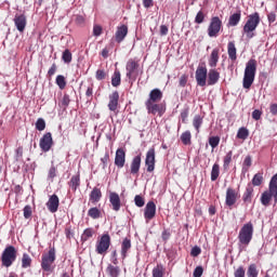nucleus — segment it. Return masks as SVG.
<instances>
[{
    "label": "nucleus",
    "instance_id": "f257e3e1",
    "mask_svg": "<svg viewBox=\"0 0 277 277\" xmlns=\"http://www.w3.org/2000/svg\"><path fill=\"white\" fill-rule=\"evenodd\" d=\"M253 236H254V224H252V222H248L239 230V234H238L239 248H248V246H250V241H252Z\"/></svg>",
    "mask_w": 277,
    "mask_h": 277
},
{
    "label": "nucleus",
    "instance_id": "f03ea898",
    "mask_svg": "<svg viewBox=\"0 0 277 277\" xmlns=\"http://www.w3.org/2000/svg\"><path fill=\"white\" fill-rule=\"evenodd\" d=\"M272 198H274L275 205H277V173L271 179L268 190L264 192L261 196L263 207H269Z\"/></svg>",
    "mask_w": 277,
    "mask_h": 277
},
{
    "label": "nucleus",
    "instance_id": "7ed1b4c3",
    "mask_svg": "<svg viewBox=\"0 0 277 277\" xmlns=\"http://www.w3.org/2000/svg\"><path fill=\"white\" fill-rule=\"evenodd\" d=\"M259 23H261V16L259 15V13L255 12L248 16L242 31L249 40H252V38L255 36L254 31H256Z\"/></svg>",
    "mask_w": 277,
    "mask_h": 277
},
{
    "label": "nucleus",
    "instance_id": "20e7f679",
    "mask_svg": "<svg viewBox=\"0 0 277 277\" xmlns=\"http://www.w3.org/2000/svg\"><path fill=\"white\" fill-rule=\"evenodd\" d=\"M16 248L14 246H8L2 252V265L4 267H12V264L16 261Z\"/></svg>",
    "mask_w": 277,
    "mask_h": 277
},
{
    "label": "nucleus",
    "instance_id": "39448f33",
    "mask_svg": "<svg viewBox=\"0 0 277 277\" xmlns=\"http://www.w3.org/2000/svg\"><path fill=\"white\" fill-rule=\"evenodd\" d=\"M55 263V248H51L48 253H43L41 258V269L43 272H53Z\"/></svg>",
    "mask_w": 277,
    "mask_h": 277
},
{
    "label": "nucleus",
    "instance_id": "423d86ee",
    "mask_svg": "<svg viewBox=\"0 0 277 277\" xmlns=\"http://www.w3.org/2000/svg\"><path fill=\"white\" fill-rule=\"evenodd\" d=\"M109 246H111V237L109 236V234H104L96 242L95 252L97 254H107Z\"/></svg>",
    "mask_w": 277,
    "mask_h": 277
},
{
    "label": "nucleus",
    "instance_id": "0eeeda50",
    "mask_svg": "<svg viewBox=\"0 0 277 277\" xmlns=\"http://www.w3.org/2000/svg\"><path fill=\"white\" fill-rule=\"evenodd\" d=\"M145 107L147 109V114H151L153 116L158 115L159 118L166 114V105L161 103L159 104V102L145 103Z\"/></svg>",
    "mask_w": 277,
    "mask_h": 277
},
{
    "label": "nucleus",
    "instance_id": "6e6552de",
    "mask_svg": "<svg viewBox=\"0 0 277 277\" xmlns=\"http://www.w3.org/2000/svg\"><path fill=\"white\" fill-rule=\"evenodd\" d=\"M222 29V19L220 17L214 16L210 21V25L208 27V36L210 38H217V34Z\"/></svg>",
    "mask_w": 277,
    "mask_h": 277
},
{
    "label": "nucleus",
    "instance_id": "1a4fd4ad",
    "mask_svg": "<svg viewBox=\"0 0 277 277\" xmlns=\"http://www.w3.org/2000/svg\"><path fill=\"white\" fill-rule=\"evenodd\" d=\"M39 146L43 153H49L53 147V134H51V132L43 134L40 138Z\"/></svg>",
    "mask_w": 277,
    "mask_h": 277
},
{
    "label": "nucleus",
    "instance_id": "9d476101",
    "mask_svg": "<svg viewBox=\"0 0 277 277\" xmlns=\"http://www.w3.org/2000/svg\"><path fill=\"white\" fill-rule=\"evenodd\" d=\"M155 215H157V205H155V201H148L145 206L144 219L148 223L154 220Z\"/></svg>",
    "mask_w": 277,
    "mask_h": 277
},
{
    "label": "nucleus",
    "instance_id": "9b49d317",
    "mask_svg": "<svg viewBox=\"0 0 277 277\" xmlns=\"http://www.w3.org/2000/svg\"><path fill=\"white\" fill-rule=\"evenodd\" d=\"M13 21L17 31L23 34L27 27V16H25V14H15Z\"/></svg>",
    "mask_w": 277,
    "mask_h": 277
},
{
    "label": "nucleus",
    "instance_id": "f8f14e48",
    "mask_svg": "<svg viewBox=\"0 0 277 277\" xmlns=\"http://www.w3.org/2000/svg\"><path fill=\"white\" fill-rule=\"evenodd\" d=\"M254 77H256L254 70H245V76L242 80V87L245 88V90H250V88H252V84L254 83Z\"/></svg>",
    "mask_w": 277,
    "mask_h": 277
},
{
    "label": "nucleus",
    "instance_id": "ddd939ff",
    "mask_svg": "<svg viewBox=\"0 0 277 277\" xmlns=\"http://www.w3.org/2000/svg\"><path fill=\"white\" fill-rule=\"evenodd\" d=\"M145 166L147 167V172H155V148L148 149Z\"/></svg>",
    "mask_w": 277,
    "mask_h": 277
},
{
    "label": "nucleus",
    "instance_id": "4468645a",
    "mask_svg": "<svg viewBox=\"0 0 277 277\" xmlns=\"http://www.w3.org/2000/svg\"><path fill=\"white\" fill-rule=\"evenodd\" d=\"M47 207L50 213H57V209H60V197L52 195L47 202Z\"/></svg>",
    "mask_w": 277,
    "mask_h": 277
},
{
    "label": "nucleus",
    "instance_id": "2eb2a0df",
    "mask_svg": "<svg viewBox=\"0 0 277 277\" xmlns=\"http://www.w3.org/2000/svg\"><path fill=\"white\" fill-rule=\"evenodd\" d=\"M140 168H142V156H135L130 164V173L133 176H137V174H140Z\"/></svg>",
    "mask_w": 277,
    "mask_h": 277
},
{
    "label": "nucleus",
    "instance_id": "dca6fc26",
    "mask_svg": "<svg viewBox=\"0 0 277 277\" xmlns=\"http://www.w3.org/2000/svg\"><path fill=\"white\" fill-rule=\"evenodd\" d=\"M126 161L127 154L124 153V149L118 148L115 156V166H117V168H124Z\"/></svg>",
    "mask_w": 277,
    "mask_h": 277
},
{
    "label": "nucleus",
    "instance_id": "f3484780",
    "mask_svg": "<svg viewBox=\"0 0 277 277\" xmlns=\"http://www.w3.org/2000/svg\"><path fill=\"white\" fill-rule=\"evenodd\" d=\"M237 202V192L233 189L232 187H228L226 190V199H225V205L227 207H233Z\"/></svg>",
    "mask_w": 277,
    "mask_h": 277
},
{
    "label": "nucleus",
    "instance_id": "a211bd4d",
    "mask_svg": "<svg viewBox=\"0 0 277 277\" xmlns=\"http://www.w3.org/2000/svg\"><path fill=\"white\" fill-rule=\"evenodd\" d=\"M118 101H120V94L118 91H115L109 95L108 108L110 111H116V109H118Z\"/></svg>",
    "mask_w": 277,
    "mask_h": 277
},
{
    "label": "nucleus",
    "instance_id": "6ab92c4d",
    "mask_svg": "<svg viewBox=\"0 0 277 277\" xmlns=\"http://www.w3.org/2000/svg\"><path fill=\"white\" fill-rule=\"evenodd\" d=\"M163 98V93L159 89H154L149 92V97L145 103H159Z\"/></svg>",
    "mask_w": 277,
    "mask_h": 277
},
{
    "label": "nucleus",
    "instance_id": "aec40b11",
    "mask_svg": "<svg viewBox=\"0 0 277 277\" xmlns=\"http://www.w3.org/2000/svg\"><path fill=\"white\" fill-rule=\"evenodd\" d=\"M109 202L113 207V211H120V195H118L117 193H110L109 194Z\"/></svg>",
    "mask_w": 277,
    "mask_h": 277
},
{
    "label": "nucleus",
    "instance_id": "412c9836",
    "mask_svg": "<svg viewBox=\"0 0 277 277\" xmlns=\"http://www.w3.org/2000/svg\"><path fill=\"white\" fill-rule=\"evenodd\" d=\"M196 81L197 85H200V88H205V85H207V70H197Z\"/></svg>",
    "mask_w": 277,
    "mask_h": 277
},
{
    "label": "nucleus",
    "instance_id": "4be33fe9",
    "mask_svg": "<svg viewBox=\"0 0 277 277\" xmlns=\"http://www.w3.org/2000/svg\"><path fill=\"white\" fill-rule=\"evenodd\" d=\"M127 34H129V28L126 25H122L116 31V35H115L116 41L122 42V40L127 38Z\"/></svg>",
    "mask_w": 277,
    "mask_h": 277
},
{
    "label": "nucleus",
    "instance_id": "5701e85b",
    "mask_svg": "<svg viewBox=\"0 0 277 277\" xmlns=\"http://www.w3.org/2000/svg\"><path fill=\"white\" fill-rule=\"evenodd\" d=\"M101 198H103V193H101V188L94 187L90 194V202L96 205V202L101 201Z\"/></svg>",
    "mask_w": 277,
    "mask_h": 277
},
{
    "label": "nucleus",
    "instance_id": "b1692460",
    "mask_svg": "<svg viewBox=\"0 0 277 277\" xmlns=\"http://www.w3.org/2000/svg\"><path fill=\"white\" fill-rule=\"evenodd\" d=\"M252 194H254V187H252V184H248L242 195L243 202H252Z\"/></svg>",
    "mask_w": 277,
    "mask_h": 277
},
{
    "label": "nucleus",
    "instance_id": "393cba45",
    "mask_svg": "<svg viewBox=\"0 0 277 277\" xmlns=\"http://www.w3.org/2000/svg\"><path fill=\"white\" fill-rule=\"evenodd\" d=\"M131 250V239L124 238L121 242V256L127 259L128 252Z\"/></svg>",
    "mask_w": 277,
    "mask_h": 277
},
{
    "label": "nucleus",
    "instance_id": "a878e982",
    "mask_svg": "<svg viewBox=\"0 0 277 277\" xmlns=\"http://www.w3.org/2000/svg\"><path fill=\"white\" fill-rule=\"evenodd\" d=\"M220 60V50L219 49H214L210 55V60H209V65L211 66V68H215V66H217V62Z\"/></svg>",
    "mask_w": 277,
    "mask_h": 277
},
{
    "label": "nucleus",
    "instance_id": "bb28decb",
    "mask_svg": "<svg viewBox=\"0 0 277 277\" xmlns=\"http://www.w3.org/2000/svg\"><path fill=\"white\" fill-rule=\"evenodd\" d=\"M227 53L229 60H237V48L235 47V41H229L227 44Z\"/></svg>",
    "mask_w": 277,
    "mask_h": 277
},
{
    "label": "nucleus",
    "instance_id": "cd10ccee",
    "mask_svg": "<svg viewBox=\"0 0 277 277\" xmlns=\"http://www.w3.org/2000/svg\"><path fill=\"white\" fill-rule=\"evenodd\" d=\"M81 185V177L79 175H72L69 181V187L72 192H77V188Z\"/></svg>",
    "mask_w": 277,
    "mask_h": 277
},
{
    "label": "nucleus",
    "instance_id": "c85d7f7f",
    "mask_svg": "<svg viewBox=\"0 0 277 277\" xmlns=\"http://www.w3.org/2000/svg\"><path fill=\"white\" fill-rule=\"evenodd\" d=\"M220 79V72L212 70L208 76V85H215Z\"/></svg>",
    "mask_w": 277,
    "mask_h": 277
},
{
    "label": "nucleus",
    "instance_id": "c756f323",
    "mask_svg": "<svg viewBox=\"0 0 277 277\" xmlns=\"http://www.w3.org/2000/svg\"><path fill=\"white\" fill-rule=\"evenodd\" d=\"M107 274L110 277H119L120 276V267L118 266H114L111 264H109L106 268Z\"/></svg>",
    "mask_w": 277,
    "mask_h": 277
},
{
    "label": "nucleus",
    "instance_id": "7c9ffc66",
    "mask_svg": "<svg viewBox=\"0 0 277 277\" xmlns=\"http://www.w3.org/2000/svg\"><path fill=\"white\" fill-rule=\"evenodd\" d=\"M247 277H259V268L252 263L247 268Z\"/></svg>",
    "mask_w": 277,
    "mask_h": 277
},
{
    "label": "nucleus",
    "instance_id": "2f4dec72",
    "mask_svg": "<svg viewBox=\"0 0 277 277\" xmlns=\"http://www.w3.org/2000/svg\"><path fill=\"white\" fill-rule=\"evenodd\" d=\"M239 21H241V13H234L228 21V25L230 27H237L239 25Z\"/></svg>",
    "mask_w": 277,
    "mask_h": 277
},
{
    "label": "nucleus",
    "instance_id": "473e14b6",
    "mask_svg": "<svg viewBox=\"0 0 277 277\" xmlns=\"http://www.w3.org/2000/svg\"><path fill=\"white\" fill-rule=\"evenodd\" d=\"M31 256H29V254L24 253L22 256V267L23 269H27L29 267H31Z\"/></svg>",
    "mask_w": 277,
    "mask_h": 277
},
{
    "label": "nucleus",
    "instance_id": "72a5a7b5",
    "mask_svg": "<svg viewBox=\"0 0 277 277\" xmlns=\"http://www.w3.org/2000/svg\"><path fill=\"white\" fill-rule=\"evenodd\" d=\"M232 161H233V150H229L225 155V157L223 158V168H224V170H228Z\"/></svg>",
    "mask_w": 277,
    "mask_h": 277
},
{
    "label": "nucleus",
    "instance_id": "f704fd0d",
    "mask_svg": "<svg viewBox=\"0 0 277 277\" xmlns=\"http://www.w3.org/2000/svg\"><path fill=\"white\" fill-rule=\"evenodd\" d=\"M164 273L166 268L161 264H158L156 267L153 268V277H163Z\"/></svg>",
    "mask_w": 277,
    "mask_h": 277
},
{
    "label": "nucleus",
    "instance_id": "c9c22d12",
    "mask_svg": "<svg viewBox=\"0 0 277 277\" xmlns=\"http://www.w3.org/2000/svg\"><path fill=\"white\" fill-rule=\"evenodd\" d=\"M250 168H252V157L247 156L242 162V173L246 174Z\"/></svg>",
    "mask_w": 277,
    "mask_h": 277
},
{
    "label": "nucleus",
    "instance_id": "e433bc0d",
    "mask_svg": "<svg viewBox=\"0 0 277 277\" xmlns=\"http://www.w3.org/2000/svg\"><path fill=\"white\" fill-rule=\"evenodd\" d=\"M181 141L185 146H189V144H192V132L185 131L182 133Z\"/></svg>",
    "mask_w": 277,
    "mask_h": 277
},
{
    "label": "nucleus",
    "instance_id": "4c0bfd02",
    "mask_svg": "<svg viewBox=\"0 0 277 277\" xmlns=\"http://www.w3.org/2000/svg\"><path fill=\"white\" fill-rule=\"evenodd\" d=\"M220 177V164L214 163L211 170V181H217Z\"/></svg>",
    "mask_w": 277,
    "mask_h": 277
},
{
    "label": "nucleus",
    "instance_id": "58836bf2",
    "mask_svg": "<svg viewBox=\"0 0 277 277\" xmlns=\"http://www.w3.org/2000/svg\"><path fill=\"white\" fill-rule=\"evenodd\" d=\"M88 215L92 220H98V217H101V210L98 208H91L88 211Z\"/></svg>",
    "mask_w": 277,
    "mask_h": 277
},
{
    "label": "nucleus",
    "instance_id": "ea45409f",
    "mask_svg": "<svg viewBox=\"0 0 277 277\" xmlns=\"http://www.w3.org/2000/svg\"><path fill=\"white\" fill-rule=\"evenodd\" d=\"M249 135H250V131L247 130V128H243V127L240 128L237 132L238 140H248Z\"/></svg>",
    "mask_w": 277,
    "mask_h": 277
},
{
    "label": "nucleus",
    "instance_id": "a19ab883",
    "mask_svg": "<svg viewBox=\"0 0 277 277\" xmlns=\"http://www.w3.org/2000/svg\"><path fill=\"white\" fill-rule=\"evenodd\" d=\"M193 127H195L197 133H200V127H202V117L200 115L194 117Z\"/></svg>",
    "mask_w": 277,
    "mask_h": 277
},
{
    "label": "nucleus",
    "instance_id": "79ce46f5",
    "mask_svg": "<svg viewBox=\"0 0 277 277\" xmlns=\"http://www.w3.org/2000/svg\"><path fill=\"white\" fill-rule=\"evenodd\" d=\"M263 184V173H256L252 179V185L259 187Z\"/></svg>",
    "mask_w": 277,
    "mask_h": 277
},
{
    "label": "nucleus",
    "instance_id": "37998d69",
    "mask_svg": "<svg viewBox=\"0 0 277 277\" xmlns=\"http://www.w3.org/2000/svg\"><path fill=\"white\" fill-rule=\"evenodd\" d=\"M120 81H121L120 71H115V74L111 77V85L114 88H118V85H120Z\"/></svg>",
    "mask_w": 277,
    "mask_h": 277
},
{
    "label": "nucleus",
    "instance_id": "c03bdc74",
    "mask_svg": "<svg viewBox=\"0 0 277 277\" xmlns=\"http://www.w3.org/2000/svg\"><path fill=\"white\" fill-rule=\"evenodd\" d=\"M35 127L37 131H44L47 129V121L43 118L37 119Z\"/></svg>",
    "mask_w": 277,
    "mask_h": 277
},
{
    "label": "nucleus",
    "instance_id": "a18cd8bd",
    "mask_svg": "<svg viewBox=\"0 0 277 277\" xmlns=\"http://www.w3.org/2000/svg\"><path fill=\"white\" fill-rule=\"evenodd\" d=\"M209 145L211 146L212 150L217 148V146H220V136H210Z\"/></svg>",
    "mask_w": 277,
    "mask_h": 277
},
{
    "label": "nucleus",
    "instance_id": "49530a36",
    "mask_svg": "<svg viewBox=\"0 0 277 277\" xmlns=\"http://www.w3.org/2000/svg\"><path fill=\"white\" fill-rule=\"evenodd\" d=\"M140 68V63L136 61L130 60L127 64V70H137Z\"/></svg>",
    "mask_w": 277,
    "mask_h": 277
},
{
    "label": "nucleus",
    "instance_id": "de8ad7c7",
    "mask_svg": "<svg viewBox=\"0 0 277 277\" xmlns=\"http://www.w3.org/2000/svg\"><path fill=\"white\" fill-rule=\"evenodd\" d=\"M62 60H63L66 64H70V62H72V53H70L68 50H65V51L63 52Z\"/></svg>",
    "mask_w": 277,
    "mask_h": 277
},
{
    "label": "nucleus",
    "instance_id": "09e8293b",
    "mask_svg": "<svg viewBox=\"0 0 277 277\" xmlns=\"http://www.w3.org/2000/svg\"><path fill=\"white\" fill-rule=\"evenodd\" d=\"M94 235V229L92 228H87L84 229L83 234H82V239L84 241H88V239H90L91 237H93Z\"/></svg>",
    "mask_w": 277,
    "mask_h": 277
},
{
    "label": "nucleus",
    "instance_id": "8fccbe9b",
    "mask_svg": "<svg viewBox=\"0 0 277 277\" xmlns=\"http://www.w3.org/2000/svg\"><path fill=\"white\" fill-rule=\"evenodd\" d=\"M56 83L61 90H64V88H66V78H64V76H57Z\"/></svg>",
    "mask_w": 277,
    "mask_h": 277
},
{
    "label": "nucleus",
    "instance_id": "3c124183",
    "mask_svg": "<svg viewBox=\"0 0 277 277\" xmlns=\"http://www.w3.org/2000/svg\"><path fill=\"white\" fill-rule=\"evenodd\" d=\"M134 202L135 205L138 207V208H142L144 207V205H146V201H144V197L143 196H140V195H136L134 197Z\"/></svg>",
    "mask_w": 277,
    "mask_h": 277
},
{
    "label": "nucleus",
    "instance_id": "603ef678",
    "mask_svg": "<svg viewBox=\"0 0 277 277\" xmlns=\"http://www.w3.org/2000/svg\"><path fill=\"white\" fill-rule=\"evenodd\" d=\"M234 277H246V268L243 266H239L235 272H234Z\"/></svg>",
    "mask_w": 277,
    "mask_h": 277
},
{
    "label": "nucleus",
    "instance_id": "864d4df0",
    "mask_svg": "<svg viewBox=\"0 0 277 277\" xmlns=\"http://www.w3.org/2000/svg\"><path fill=\"white\" fill-rule=\"evenodd\" d=\"M195 23H197V25H200L202 23H205V13H202V11H199L195 17Z\"/></svg>",
    "mask_w": 277,
    "mask_h": 277
},
{
    "label": "nucleus",
    "instance_id": "5fc2aeb1",
    "mask_svg": "<svg viewBox=\"0 0 277 277\" xmlns=\"http://www.w3.org/2000/svg\"><path fill=\"white\" fill-rule=\"evenodd\" d=\"M57 176V169H55L54 166H52L49 170V173H48V179H50L51 181L54 180V177Z\"/></svg>",
    "mask_w": 277,
    "mask_h": 277
},
{
    "label": "nucleus",
    "instance_id": "6e6d98bb",
    "mask_svg": "<svg viewBox=\"0 0 277 277\" xmlns=\"http://www.w3.org/2000/svg\"><path fill=\"white\" fill-rule=\"evenodd\" d=\"M246 70H256V61L255 60H250L247 63Z\"/></svg>",
    "mask_w": 277,
    "mask_h": 277
},
{
    "label": "nucleus",
    "instance_id": "4d7b16f0",
    "mask_svg": "<svg viewBox=\"0 0 277 277\" xmlns=\"http://www.w3.org/2000/svg\"><path fill=\"white\" fill-rule=\"evenodd\" d=\"M31 206H25L24 207V217L25 220H29L31 217Z\"/></svg>",
    "mask_w": 277,
    "mask_h": 277
},
{
    "label": "nucleus",
    "instance_id": "13d9d810",
    "mask_svg": "<svg viewBox=\"0 0 277 277\" xmlns=\"http://www.w3.org/2000/svg\"><path fill=\"white\" fill-rule=\"evenodd\" d=\"M205 269L202 268V266H197L193 273L194 277H202Z\"/></svg>",
    "mask_w": 277,
    "mask_h": 277
},
{
    "label": "nucleus",
    "instance_id": "bf43d9fd",
    "mask_svg": "<svg viewBox=\"0 0 277 277\" xmlns=\"http://www.w3.org/2000/svg\"><path fill=\"white\" fill-rule=\"evenodd\" d=\"M202 252V249L200 247L195 246L192 248L190 255L193 256H199V254Z\"/></svg>",
    "mask_w": 277,
    "mask_h": 277
},
{
    "label": "nucleus",
    "instance_id": "052dcab7",
    "mask_svg": "<svg viewBox=\"0 0 277 277\" xmlns=\"http://www.w3.org/2000/svg\"><path fill=\"white\" fill-rule=\"evenodd\" d=\"M127 77L130 79V81H135V79L137 78V71L130 70L127 72Z\"/></svg>",
    "mask_w": 277,
    "mask_h": 277
},
{
    "label": "nucleus",
    "instance_id": "680f3d73",
    "mask_svg": "<svg viewBox=\"0 0 277 277\" xmlns=\"http://www.w3.org/2000/svg\"><path fill=\"white\" fill-rule=\"evenodd\" d=\"M101 161L103 163V169L107 168V162L109 161V151H106L104 157L101 158Z\"/></svg>",
    "mask_w": 277,
    "mask_h": 277
},
{
    "label": "nucleus",
    "instance_id": "e2e57ef3",
    "mask_svg": "<svg viewBox=\"0 0 277 277\" xmlns=\"http://www.w3.org/2000/svg\"><path fill=\"white\" fill-rule=\"evenodd\" d=\"M101 34H103V27H101L100 25H95L93 27V36H101Z\"/></svg>",
    "mask_w": 277,
    "mask_h": 277
},
{
    "label": "nucleus",
    "instance_id": "0e129e2a",
    "mask_svg": "<svg viewBox=\"0 0 277 277\" xmlns=\"http://www.w3.org/2000/svg\"><path fill=\"white\" fill-rule=\"evenodd\" d=\"M105 77H107V72H105V70H97L96 71V79L98 81H103V79H105Z\"/></svg>",
    "mask_w": 277,
    "mask_h": 277
},
{
    "label": "nucleus",
    "instance_id": "69168bd1",
    "mask_svg": "<svg viewBox=\"0 0 277 277\" xmlns=\"http://www.w3.org/2000/svg\"><path fill=\"white\" fill-rule=\"evenodd\" d=\"M261 116H263V113L261 110L255 109L252 111L253 120H261Z\"/></svg>",
    "mask_w": 277,
    "mask_h": 277
},
{
    "label": "nucleus",
    "instance_id": "338daca9",
    "mask_svg": "<svg viewBox=\"0 0 277 277\" xmlns=\"http://www.w3.org/2000/svg\"><path fill=\"white\" fill-rule=\"evenodd\" d=\"M269 111L273 116H277V104H271Z\"/></svg>",
    "mask_w": 277,
    "mask_h": 277
},
{
    "label": "nucleus",
    "instance_id": "774afa93",
    "mask_svg": "<svg viewBox=\"0 0 277 277\" xmlns=\"http://www.w3.org/2000/svg\"><path fill=\"white\" fill-rule=\"evenodd\" d=\"M161 237L164 241H168V239H170V232L168 229H164L161 234Z\"/></svg>",
    "mask_w": 277,
    "mask_h": 277
}]
</instances>
